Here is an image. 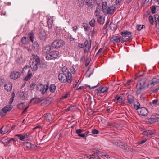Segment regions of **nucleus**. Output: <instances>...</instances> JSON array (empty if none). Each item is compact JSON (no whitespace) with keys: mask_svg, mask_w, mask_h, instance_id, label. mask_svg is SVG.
<instances>
[{"mask_svg":"<svg viewBox=\"0 0 159 159\" xmlns=\"http://www.w3.org/2000/svg\"><path fill=\"white\" fill-rule=\"evenodd\" d=\"M42 61L40 58L37 55L33 54L30 60V65L32 71L36 70L38 66L40 65Z\"/></svg>","mask_w":159,"mask_h":159,"instance_id":"nucleus-1","label":"nucleus"},{"mask_svg":"<svg viewBox=\"0 0 159 159\" xmlns=\"http://www.w3.org/2000/svg\"><path fill=\"white\" fill-rule=\"evenodd\" d=\"M147 81L145 78L142 79L139 81L136 85L137 90L136 93L137 95L140 94L142 91L145 89V84Z\"/></svg>","mask_w":159,"mask_h":159,"instance_id":"nucleus-2","label":"nucleus"},{"mask_svg":"<svg viewBox=\"0 0 159 159\" xmlns=\"http://www.w3.org/2000/svg\"><path fill=\"white\" fill-rule=\"evenodd\" d=\"M58 78L61 83H65L67 82L69 83H71L72 80V74L69 73L67 75L61 73L59 75Z\"/></svg>","mask_w":159,"mask_h":159,"instance_id":"nucleus-3","label":"nucleus"},{"mask_svg":"<svg viewBox=\"0 0 159 159\" xmlns=\"http://www.w3.org/2000/svg\"><path fill=\"white\" fill-rule=\"evenodd\" d=\"M65 42L63 40L57 39L54 40L51 43V45L54 48L58 49L63 47L65 44Z\"/></svg>","mask_w":159,"mask_h":159,"instance_id":"nucleus-4","label":"nucleus"},{"mask_svg":"<svg viewBox=\"0 0 159 159\" xmlns=\"http://www.w3.org/2000/svg\"><path fill=\"white\" fill-rule=\"evenodd\" d=\"M121 35L122 36L121 38L122 41L130 42L132 40L131 37H132V35L130 32L128 31L127 30L123 31L121 32Z\"/></svg>","mask_w":159,"mask_h":159,"instance_id":"nucleus-5","label":"nucleus"},{"mask_svg":"<svg viewBox=\"0 0 159 159\" xmlns=\"http://www.w3.org/2000/svg\"><path fill=\"white\" fill-rule=\"evenodd\" d=\"M59 55V53L58 51L54 50L51 51L49 54L47 55L45 58L47 60H51L57 59Z\"/></svg>","mask_w":159,"mask_h":159,"instance_id":"nucleus-6","label":"nucleus"},{"mask_svg":"<svg viewBox=\"0 0 159 159\" xmlns=\"http://www.w3.org/2000/svg\"><path fill=\"white\" fill-rule=\"evenodd\" d=\"M48 88L49 86L48 85H43L41 84H39L37 87V89L41 91L42 94H44L46 93Z\"/></svg>","mask_w":159,"mask_h":159,"instance_id":"nucleus-7","label":"nucleus"},{"mask_svg":"<svg viewBox=\"0 0 159 159\" xmlns=\"http://www.w3.org/2000/svg\"><path fill=\"white\" fill-rule=\"evenodd\" d=\"M159 83V80L158 79L154 78L148 81L147 87L148 88H151Z\"/></svg>","mask_w":159,"mask_h":159,"instance_id":"nucleus-8","label":"nucleus"},{"mask_svg":"<svg viewBox=\"0 0 159 159\" xmlns=\"http://www.w3.org/2000/svg\"><path fill=\"white\" fill-rule=\"evenodd\" d=\"M42 101H43V103L44 104L45 103L46 104L48 105L50 103L49 101L48 100H42L38 98H32L30 102L29 103H30L33 102L34 104H36L39 102Z\"/></svg>","mask_w":159,"mask_h":159,"instance_id":"nucleus-9","label":"nucleus"},{"mask_svg":"<svg viewBox=\"0 0 159 159\" xmlns=\"http://www.w3.org/2000/svg\"><path fill=\"white\" fill-rule=\"evenodd\" d=\"M39 36L40 39L42 41H45L47 39L46 34L43 29H40L39 34Z\"/></svg>","mask_w":159,"mask_h":159,"instance_id":"nucleus-10","label":"nucleus"},{"mask_svg":"<svg viewBox=\"0 0 159 159\" xmlns=\"http://www.w3.org/2000/svg\"><path fill=\"white\" fill-rule=\"evenodd\" d=\"M12 107L10 106H7L4 107L0 111V116H3L6 115V114L10 112L12 109Z\"/></svg>","mask_w":159,"mask_h":159,"instance_id":"nucleus-11","label":"nucleus"},{"mask_svg":"<svg viewBox=\"0 0 159 159\" xmlns=\"http://www.w3.org/2000/svg\"><path fill=\"white\" fill-rule=\"evenodd\" d=\"M84 52H88L90 51L91 43H89L88 41L86 40L84 42Z\"/></svg>","mask_w":159,"mask_h":159,"instance_id":"nucleus-12","label":"nucleus"},{"mask_svg":"<svg viewBox=\"0 0 159 159\" xmlns=\"http://www.w3.org/2000/svg\"><path fill=\"white\" fill-rule=\"evenodd\" d=\"M21 76V74L19 72L14 71L12 72L10 75L11 79H16L20 77Z\"/></svg>","mask_w":159,"mask_h":159,"instance_id":"nucleus-13","label":"nucleus"},{"mask_svg":"<svg viewBox=\"0 0 159 159\" xmlns=\"http://www.w3.org/2000/svg\"><path fill=\"white\" fill-rule=\"evenodd\" d=\"M4 87L5 89L7 92H10L11 91L12 89V83L9 81H7L4 84Z\"/></svg>","mask_w":159,"mask_h":159,"instance_id":"nucleus-14","label":"nucleus"},{"mask_svg":"<svg viewBox=\"0 0 159 159\" xmlns=\"http://www.w3.org/2000/svg\"><path fill=\"white\" fill-rule=\"evenodd\" d=\"M138 112L139 114L142 116H145L147 115L148 113V110L145 107H142L139 110Z\"/></svg>","mask_w":159,"mask_h":159,"instance_id":"nucleus-15","label":"nucleus"},{"mask_svg":"<svg viewBox=\"0 0 159 159\" xmlns=\"http://www.w3.org/2000/svg\"><path fill=\"white\" fill-rule=\"evenodd\" d=\"M10 130V128L8 126H3L0 129L1 134L3 135L6 134Z\"/></svg>","mask_w":159,"mask_h":159,"instance_id":"nucleus-16","label":"nucleus"},{"mask_svg":"<svg viewBox=\"0 0 159 159\" xmlns=\"http://www.w3.org/2000/svg\"><path fill=\"white\" fill-rule=\"evenodd\" d=\"M51 47L49 45H47L43 47L42 50V52L43 54H48L51 49Z\"/></svg>","mask_w":159,"mask_h":159,"instance_id":"nucleus-17","label":"nucleus"},{"mask_svg":"<svg viewBox=\"0 0 159 159\" xmlns=\"http://www.w3.org/2000/svg\"><path fill=\"white\" fill-rule=\"evenodd\" d=\"M32 73L30 71V69L29 66L26 65L24 68L22 73L24 75Z\"/></svg>","mask_w":159,"mask_h":159,"instance_id":"nucleus-18","label":"nucleus"},{"mask_svg":"<svg viewBox=\"0 0 159 159\" xmlns=\"http://www.w3.org/2000/svg\"><path fill=\"white\" fill-rule=\"evenodd\" d=\"M155 23L156 24V28L159 30V15L155 14L154 16Z\"/></svg>","mask_w":159,"mask_h":159,"instance_id":"nucleus-19","label":"nucleus"},{"mask_svg":"<svg viewBox=\"0 0 159 159\" xmlns=\"http://www.w3.org/2000/svg\"><path fill=\"white\" fill-rule=\"evenodd\" d=\"M107 89V88L106 87H100L98 90H97V93L98 94H100L101 93H103L106 92Z\"/></svg>","mask_w":159,"mask_h":159,"instance_id":"nucleus-20","label":"nucleus"},{"mask_svg":"<svg viewBox=\"0 0 159 159\" xmlns=\"http://www.w3.org/2000/svg\"><path fill=\"white\" fill-rule=\"evenodd\" d=\"M127 99V102L129 104H131L134 102V97L131 95H128Z\"/></svg>","mask_w":159,"mask_h":159,"instance_id":"nucleus-21","label":"nucleus"},{"mask_svg":"<svg viewBox=\"0 0 159 159\" xmlns=\"http://www.w3.org/2000/svg\"><path fill=\"white\" fill-rule=\"evenodd\" d=\"M46 120L48 122H50L52 120V117L50 113H45L43 115Z\"/></svg>","mask_w":159,"mask_h":159,"instance_id":"nucleus-22","label":"nucleus"},{"mask_svg":"<svg viewBox=\"0 0 159 159\" xmlns=\"http://www.w3.org/2000/svg\"><path fill=\"white\" fill-rule=\"evenodd\" d=\"M63 133V131L62 130H60L58 132L57 134L55 136V138L57 140H59L62 137V135Z\"/></svg>","mask_w":159,"mask_h":159,"instance_id":"nucleus-23","label":"nucleus"},{"mask_svg":"<svg viewBox=\"0 0 159 159\" xmlns=\"http://www.w3.org/2000/svg\"><path fill=\"white\" fill-rule=\"evenodd\" d=\"M83 131L81 129H77L76 130L75 133L79 137H80L85 139V135H83V134H81Z\"/></svg>","mask_w":159,"mask_h":159,"instance_id":"nucleus-24","label":"nucleus"},{"mask_svg":"<svg viewBox=\"0 0 159 159\" xmlns=\"http://www.w3.org/2000/svg\"><path fill=\"white\" fill-rule=\"evenodd\" d=\"M115 7L112 6H111L109 7L107 9V14H111L115 10Z\"/></svg>","mask_w":159,"mask_h":159,"instance_id":"nucleus-25","label":"nucleus"},{"mask_svg":"<svg viewBox=\"0 0 159 159\" xmlns=\"http://www.w3.org/2000/svg\"><path fill=\"white\" fill-rule=\"evenodd\" d=\"M89 7L92 8L93 7V3L94 2V0H85L84 2Z\"/></svg>","mask_w":159,"mask_h":159,"instance_id":"nucleus-26","label":"nucleus"},{"mask_svg":"<svg viewBox=\"0 0 159 159\" xmlns=\"http://www.w3.org/2000/svg\"><path fill=\"white\" fill-rule=\"evenodd\" d=\"M32 48L34 51H38L39 49V44L37 42H34L33 43Z\"/></svg>","mask_w":159,"mask_h":159,"instance_id":"nucleus-27","label":"nucleus"},{"mask_svg":"<svg viewBox=\"0 0 159 159\" xmlns=\"http://www.w3.org/2000/svg\"><path fill=\"white\" fill-rule=\"evenodd\" d=\"M112 39L115 43L120 42L122 40L121 37L120 36L118 37L114 36L112 37Z\"/></svg>","mask_w":159,"mask_h":159,"instance_id":"nucleus-28","label":"nucleus"},{"mask_svg":"<svg viewBox=\"0 0 159 159\" xmlns=\"http://www.w3.org/2000/svg\"><path fill=\"white\" fill-rule=\"evenodd\" d=\"M20 98H21L22 99L26 100L27 99V93H26L23 92H21L20 93Z\"/></svg>","mask_w":159,"mask_h":159,"instance_id":"nucleus-29","label":"nucleus"},{"mask_svg":"<svg viewBox=\"0 0 159 159\" xmlns=\"http://www.w3.org/2000/svg\"><path fill=\"white\" fill-rule=\"evenodd\" d=\"M62 71L63 72V74H66L68 75V74L69 73H70V71L69 70H68V69H67V67L66 66H64L62 68Z\"/></svg>","mask_w":159,"mask_h":159,"instance_id":"nucleus-30","label":"nucleus"},{"mask_svg":"<svg viewBox=\"0 0 159 159\" xmlns=\"http://www.w3.org/2000/svg\"><path fill=\"white\" fill-rule=\"evenodd\" d=\"M98 22L100 24L103 25L105 22V19L101 16L99 15L97 19Z\"/></svg>","mask_w":159,"mask_h":159,"instance_id":"nucleus-31","label":"nucleus"},{"mask_svg":"<svg viewBox=\"0 0 159 159\" xmlns=\"http://www.w3.org/2000/svg\"><path fill=\"white\" fill-rule=\"evenodd\" d=\"M21 42L24 44H27L29 42V39L28 38L25 37H23L21 39Z\"/></svg>","mask_w":159,"mask_h":159,"instance_id":"nucleus-32","label":"nucleus"},{"mask_svg":"<svg viewBox=\"0 0 159 159\" xmlns=\"http://www.w3.org/2000/svg\"><path fill=\"white\" fill-rule=\"evenodd\" d=\"M56 89V86L53 84H51L50 86L49 90L51 92L54 93L55 92Z\"/></svg>","mask_w":159,"mask_h":159,"instance_id":"nucleus-33","label":"nucleus"},{"mask_svg":"<svg viewBox=\"0 0 159 159\" xmlns=\"http://www.w3.org/2000/svg\"><path fill=\"white\" fill-rule=\"evenodd\" d=\"M28 35L30 41L33 42L34 39V34L32 32H30L28 34Z\"/></svg>","mask_w":159,"mask_h":159,"instance_id":"nucleus-34","label":"nucleus"},{"mask_svg":"<svg viewBox=\"0 0 159 159\" xmlns=\"http://www.w3.org/2000/svg\"><path fill=\"white\" fill-rule=\"evenodd\" d=\"M62 30L60 27H57L55 30V33L58 35H60L62 34Z\"/></svg>","mask_w":159,"mask_h":159,"instance_id":"nucleus-35","label":"nucleus"},{"mask_svg":"<svg viewBox=\"0 0 159 159\" xmlns=\"http://www.w3.org/2000/svg\"><path fill=\"white\" fill-rule=\"evenodd\" d=\"M134 107L136 110H138L140 108V104L138 102H135L134 103Z\"/></svg>","mask_w":159,"mask_h":159,"instance_id":"nucleus-36","label":"nucleus"},{"mask_svg":"<svg viewBox=\"0 0 159 159\" xmlns=\"http://www.w3.org/2000/svg\"><path fill=\"white\" fill-rule=\"evenodd\" d=\"M120 148L126 151H129V148H128L127 145H125L124 143L121 144Z\"/></svg>","mask_w":159,"mask_h":159,"instance_id":"nucleus-37","label":"nucleus"},{"mask_svg":"<svg viewBox=\"0 0 159 159\" xmlns=\"http://www.w3.org/2000/svg\"><path fill=\"white\" fill-rule=\"evenodd\" d=\"M47 22L48 28H51L52 26V24L53 23L52 20H50V19H47Z\"/></svg>","mask_w":159,"mask_h":159,"instance_id":"nucleus-38","label":"nucleus"},{"mask_svg":"<svg viewBox=\"0 0 159 159\" xmlns=\"http://www.w3.org/2000/svg\"><path fill=\"white\" fill-rule=\"evenodd\" d=\"M82 26L84 28V30L85 31H87L89 30L90 27L88 26V25L85 23H84L82 24Z\"/></svg>","mask_w":159,"mask_h":159,"instance_id":"nucleus-39","label":"nucleus"},{"mask_svg":"<svg viewBox=\"0 0 159 159\" xmlns=\"http://www.w3.org/2000/svg\"><path fill=\"white\" fill-rule=\"evenodd\" d=\"M27 75L25 76L24 79L25 80L28 81L32 77V73H30L28 74H26Z\"/></svg>","mask_w":159,"mask_h":159,"instance_id":"nucleus-40","label":"nucleus"},{"mask_svg":"<svg viewBox=\"0 0 159 159\" xmlns=\"http://www.w3.org/2000/svg\"><path fill=\"white\" fill-rule=\"evenodd\" d=\"M97 33V30L96 29H93L92 31H90L89 34H90L91 38H93L96 34Z\"/></svg>","mask_w":159,"mask_h":159,"instance_id":"nucleus-41","label":"nucleus"},{"mask_svg":"<svg viewBox=\"0 0 159 159\" xmlns=\"http://www.w3.org/2000/svg\"><path fill=\"white\" fill-rule=\"evenodd\" d=\"M109 26L110 29L112 31H114L116 30V26L115 24L111 23Z\"/></svg>","mask_w":159,"mask_h":159,"instance_id":"nucleus-42","label":"nucleus"},{"mask_svg":"<svg viewBox=\"0 0 159 159\" xmlns=\"http://www.w3.org/2000/svg\"><path fill=\"white\" fill-rule=\"evenodd\" d=\"M154 18H153V16L151 15L150 16L148 17L149 22L152 25L154 24Z\"/></svg>","mask_w":159,"mask_h":159,"instance_id":"nucleus-43","label":"nucleus"},{"mask_svg":"<svg viewBox=\"0 0 159 159\" xmlns=\"http://www.w3.org/2000/svg\"><path fill=\"white\" fill-rule=\"evenodd\" d=\"M95 20L94 18H93L89 22V24L92 27H94L95 25Z\"/></svg>","mask_w":159,"mask_h":159,"instance_id":"nucleus-44","label":"nucleus"},{"mask_svg":"<svg viewBox=\"0 0 159 159\" xmlns=\"http://www.w3.org/2000/svg\"><path fill=\"white\" fill-rule=\"evenodd\" d=\"M23 145L28 148H30L31 147V143L29 142H26L23 143Z\"/></svg>","mask_w":159,"mask_h":159,"instance_id":"nucleus-45","label":"nucleus"},{"mask_svg":"<svg viewBox=\"0 0 159 159\" xmlns=\"http://www.w3.org/2000/svg\"><path fill=\"white\" fill-rule=\"evenodd\" d=\"M70 94L69 92H66L65 93L62 97L61 99H66L70 96Z\"/></svg>","mask_w":159,"mask_h":159,"instance_id":"nucleus-46","label":"nucleus"},{"mask_svg":"<svg viewBox=\"0 0 159 159\" xmlns=\"http://www.w3.org/2000/svg\"><path fill=\"white\" fill-rule=\"evenodd\" d=\"M96 149L97 151V152H96L97 157L98 159L99 157H100V156L102 155V152L100 151H99L98 148H97Z\"/></svg>","mask_w":159,"mask_h":159,"instance_id":"nucleus-47","label":"nucleus"},{"mask_svg":"<svg viewBox=\"0 0 159 159\" xmlns=\"http://www.w3.org/2000/svg\"><path fill=\"white\" fill-rule=\"evenodd\" d=\"M145 26L144 25H139L137 26L136 29L138 31H140Z\"/></svg>","mask_w":159,"mask_h":159,"instance_id":"nucleus-48","label":"nucleus"},{"mask_svg":"<svg viewBox=\"0 0 159 159\" xmlns=\"http://www.w3.org/2000/svg\"><path fill=\"white\" fill-rule=\"evenodd\" d=\"M78 3H79L80 7H82L84 5V2L85 0H78Z\"/></svg>","mask_w":159,"mask_h":159,"instance_id":"nucleus-49","label":"nucleus"},{"mask_svg":"<svg viewBox=\"0 0 159 159\" xmlns=\"http://www.w3.org/2000/svg\"><path fill=\"white\" fill-rule=\"evenodd\" d=\"M15 137L17 136L18 137L20 138V140H22V141H24V137L23 136V135L22 134H16L15 135Z\"/></svg>","mask_w":159,"mask_h":159,"instance_id":"nucleus-50","label":"nucleus"},{"mask_svg":"<svg viewBox=\"0 0 159 159\" xmlns=\"http://www.w3.org/2000/svg\"><path fill=\"white\" fill-rule=\"evenodd\" d=\"M68 70L70 71V73L71 74H75V70L73 66H71Z\"/></svg>","mask_w":159,"mask_h":159,"instance_id":"nucleus-51","label":"nucleus"},{"mask_svg":"<svg viewBox=\"0 0 159 159\" xmlns=\"http://www.w3.org/2000/svg\"><path fill=\"white\" fill-rule=\"evenodd\" d=\"M123 142L120 141V140H117L115 142V144L117 146L120 147L121 145V144L123 143Z\"/></svg>","mask_w":159,"mask_h":159,"instance_id":"nucleus-52","label":"nucleus"},{"mask_svg":"<svg viewBox=\"0 0 159 159\" xmlns=\"http://www.w3.org/2000/svg\"><path fill=\"white\" fill-rule=\"evenodd\" d=\"M18 141V140L16 139L15 138H10L8 141L7 143H11L12 141Z\"/></svg>","mask_w":159,"mask_h":159,"instance_id":"nucleus-53","label":"nucleus"},{"mask_svg":"<svg viewBox=\"0 0 159 159\" xmlns=\"http://www.w3.org/2000/svg\"><path fill=\"white\" fill-rule=\"evenodd\" d=\"M24 103L22 102L19 104L17 106V108L19 109H21L23 108Z\"/></svg>","mask_w":159,"mask_h":159,"instance_id":"nucleus-54","label":"nucleus"},{"mask_svg":"<svg viewBox=\"0 0 159 159\" xmlns=\"http://www.w3.org/2000/svg\"><path fill=\"white\" fill-rule=\"evenodd\" d=\"M151 12L152 14H154L156 12V7L154 6H152L151 7Z\"/></svg>","mask_w":159,"mask_h":159,"instance_id":"nucleus-55","label":"nucleus"},{"mask_svg":"<svg viewBox=\"0 0 159 159\" xmlns=\"http://www.w3.org/2000/svg\"><path fill=\"white\" fill-rule=\"evenodd\" d=\"M107 2H104L102 4V9H103V12H104V10H106V7L107 6Z\"/></svg>","mask_w":159,"mask_h":159,"instance_id":"nucleus-56","label":"nucleus"},{"mask_svg":"<svg viewBox=\"0 0 159 159\" xmlns=\"http://www.w3.org/2000/svg\"><path fill=\"white\" fill-rule=\"evenodd\" d=\"M158 99H154L152 101V102H150L149 104L150 105H152V104L154 105H156L158 103Z\"/></svg>","mask_w":159,"mask_h":159,"instance_id":"nucleus-57","label":"nucleus"},{"mask_svg":"<svg viewBox=\"0 0 159 159\" xmlns=\"http://www.w3.org/2000/svg\"><path fill=\"white\" fill-rule=\"evenodd\" d=\"M92 132L93 134H98L99 131L96 129H93L92 130Z\"/></svg>","mask_w":159,"mask_h":159,"instance_id":"nucleus-58","label":"nucleus"},{"mask_svg":"<svg viewBox=\"0 0 159 159\" xmlns=\"http://www.w3.org/2000/svg\"><path fill=\"white\" fill-rule=\"evenodd\" d=\"M148 121L151 124H153L156 121L155 119L154 118H150L148 119Z\"/></svg>","mask_w":159,"mask_h":159,"instance_id":"nucleus-59","label":"nucleus"},{"mask_svg":"<svg viewBox=\"0 0 159 159\" xmlns=\"http://www.w3.org/2000/svg\"><path fill=\"white\" fill-rule=\"evenodd\" d=\"M148 121L151 124H153L156 121L155 119L154 118H150L148 119Z\"/></svg>","mask_w":159,"mask_h":159,"instance_id":"nucleus-60","label":"nucleus"},{"mask_svg":"<svg viewBox=\"0 0 159 159\" xmlns=\"http://www.w3.org/2000/svg\"><path fill=\"white\" fill-rule=\"evenodd\" d=\"M78 47L79 48H83L84 51V43H79L78 45Z\"/></svg>","mask_w":159,"mask_h":159,"instance_id":"nucleus-61","label":"nucleus"},{"mask_svg":"<svg viewBox=\"0 0 159 159\" xmlns=\"http://www.w3.org/2000/svg\"><path fill=\"white\" fill-rule=\"evenodd\" d=\"M96 3L98 6H100L101 3L102 2V0H95Z\"/></svg>","mask_w":159,"mask_h":159,"instance_id":"nucleus-62","label":"nucleus"},{"mask_svg":"<svg viewBox=\"0 0 159 159\" xmlns=\"http://www.w3.org/2000/svg\"><path fill=\"white\" fill-rule=\"evenodd\" d=\"M153 134V132L151 130L148 131V136H150Z\"/></svg>","mask_w":159,"mask_h":159,"instance_id":"nucleus-63","label":"nucleus"},{"mask_svg":"<svg viewBox=\"0 0 159 159\" xmlns=\"http://www.w3.org/2000/svg\"><path fill=\"white\" fill-rule=\"evenodd\" d=\"M35 85V84L34 83H32L30 85V88L31 89H34V87Z\"/></svg>","mask_w":159,"mask_h":159,"instance_id":"nucleus-64","label":"nucleus"}]
</instances>
